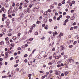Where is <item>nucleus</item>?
<instances>
[{
	"label": "nucleus",
	"instance_id": "24",
	"mask_svg": "<svg viewBox=\"0 0 79 79\" xmlns=\"http://www.w3.org/2000/svg\"><path fill=\"white\" fill-rule=\"evenodd\" d=\"M13 39V40H16V39H17L16 37H13L12 38Z\"/></svg>",
	"mask_w": 79,
	"mask_h": 79
},
{
	"label": "nucleus",
	"instance_id": "30",
	"mask_svg": "<svg viewBox=\"0 0 79 79\" xmlns=\"http://www.w3.org/2000/svg\"><path fill=\"white\" fill-rule=\"evenodd\" d=\"M7 76H2V78H5V77H7Z\"/></svg>",
	"mask_w": 79,
	"mask_h": 79
},
{
	"label": "nucleus",
	"instance_id": "54",
	"mask_svg": "<svg viewBox=\"0 0 79 79\" xmlns=\"http://www.w3.org/2000/svg\"><path fill=\"white\" fill-rule=\"evenodd\" d=\"M62 4H64V3H65V2H64V1H63L62 2Z\"/></svg>",
	"mask_w": 79,
	"mask_h": 79
},
{
	"label": "nucleus",
	"instance_id": "62",
	"mask_svg": "<svg viewBox=\"0 0 79 79\" xmlns=\"http://www.w3.org/2000/svg\"><path fill=\"white\" fill-rule=\"evenodd\" d=\"M77 43V42L76 41H75L73 43V45H75V44H76Z\"/></svg>",
	"mask_w": 79,
	"mask_h": 79
},
{
	"label": "nucleus",
	"instance_id": "63",
	"mask_svg": "<svg viewBox=\"0 0 79 79\" xmlns=\"http://www.w3.org/2000/svg\"><path fill=\"white\" fill-rule=\"evenodd\" d=\"M44 39H45V37H43L41 38V39L42 40H44Z\"/></svg>",
	"mask_w": 79,
	"mask_h": 79
},
{
	"label": "nucleus",
	"instance_id": "56",
	"mask_svg": "<svg viewBox=\"0 0 79 79\" xmlns=\"http://www.w3.org/2000/svg\"><path fill=\"white\" fill-rule=\"evenodd\" d=\"M69 5H70V6H72V5H73V4L71 3H70Z\"/></svg>",
	"mask_w": 79,
	"mask_h": 79
},
{
	"label": "nucleus",
	"instance_id": "51",
	"mask_svg": "<svg viewBox=\"0 0 79 79\" xmlns=\"http://www.w3.org/2000/svg\"><path fill=\"white\" fill-rule=\"evenodd\" d=\"M16 71H19V68H17L16 69Z\"/></svg>",
	"mask_w": 79,
	"mask_h": 79
},
{
	"label": "nucleus",
	"instance_id": "32",
	"mask_svg": "<svg viewBox=\"0 0 79 79\" xmlns=\"http://www.w3.org/2000/svg\"><path fill=\"white\" fill-rule=\"evenodd\" d=\"M8 16L9 18H12V16L11 15H8Z\"/></svg>",
	"mask_w": 79,
	"mask_h": 79
},
{
	"label": "nucleus",
	"instance_id": "25",
	"mask_svg": "<svg viewBox=\"0 0 79 79\" xmlns=\"http://www.w3.org/2000/svg\"><path fill=\"white\" fill-rule=\"evenodd\" d=\"M68 21H69V20L68 19H66L65 21L64 22H65V23H68Z\"/></svg>",
	"mask_w": 79,
	"mask_h": 79
},
{
	"label": "nucleus",
	"instance_id": "18",
	"mask_svg": "<svg viewBox=\"0 0 79 79\" xmlns=\"http://www.w3.org/2000/svg\"><path fill=\"white\" fill-rule=\"evenodd\" d=\"M47 19H45L44 20V23H47Z\"/></svg>",
	"mask_w": 79,
	"mask_h": 79
},
{
	"label": "nucleus",
	"instance_id": "49",
	"mask_svg": "<svg viewBox=\"0 0 79 79\" xmlns=\"http://www.w3.org/2000/svg\"><path fill=\"white\" fill-rule=\"evenodd\" d=\"M25 1L27 3H29V0H25Z\"/></svg>",
	"mask_w": 79,
	"mask_h": 79
},
{
	"label": "nucleus",
	"instance_id": "44",
	"mask_svg": "<svg viewBox=\"0 0 79 79\" xmlns=\"http://www.w3.org/2000/svg\"><path fill=\"white\" fill-rule=\"evenodd\" d=\"M57 66L58 68H60V67H61V65L60 64H58L57 65Z\"/></svg>",
	"mask_w": 79,
	"mask_h": 79
},
{
	"label": "nucleus",
	"instance_id": "8",
	"mask_svg": "<svg viewBox=\"0 0 79 79\" xmlns=\"http://www.w3.org/2000/svg\"><path fill=\"white\" fill-rule=\"evenodd\" d=\"M53 7H54V5H52L50 6V8L52 9V8H53Z\"/></svg>",
	"mask_w": 79,
	"mask_h": 79
},
{
	"label": "nucleus",
	"instance_id": "13",
	"mask_svg": "<svg viewBox=\"0 0 79 79\" xmlns=\"http://www.w3.org/2000/svg\"><path fill=\"white\" fill-rule=\"evenodd\" d=\"M52 64H53V62H50L48 63V64L50 65H52Z\"/></svg>",
	"mask_w": 79,
	"mask_h": 79
},
{
	"label": "nucleus",
	"instance_id": "40",
	"mask_svg": "<svg viewBox=\"0 0 79 79\" xmlns=\"http://www.w3.org/2000/svg\"><path fill=\"white\" fill-rule=\"evenodd\" d=\"M72 4H75V1H73L72 2Z\"/></svg>",
	"mask_w": 79,
	"mask_h": 79
},
{
	"label": "nucleus",
	"instance_id": "11",
	"mask_svg": "<svg viewBox=\"0 0 79 79\" xmlns=\"http://www.w3.org/2000/svg\"><path fill=\"white\" fill-rule=\"evenodd\" d=\"M23 12L24 13H25V14H26V13H27V11L26 10H24Z\"/></svg>",
	"mask_w": 79,
	"mask_h": 79
},
{
	"label": "nucleus",
	"instance_id": "22",
	"mask_svg": "<svg viewBox=\"0 0 79 79\" xmlns=\"http://www.w3.org/2000/svg\"><path fill=\"white\" fill-rule=\"evenodd\" d=\"M12 74H15V73H16V72L15 71H12Z\"/></svg>",
	"mask_w": 79,
	"mask_h": 79
},
{
	"label": "nucleus",
	"instance_id": "21",
	"mask_svg": "<svg viewBox=\"0 0 79 79\" xmlns=\"http://www.w3.org/2000/svg\"><path fill=\"white\" fill-rule=\"evenodd\" d=\"M5 40H6V41H8V40H9V38H8V37H7L5 38Z\"/></svg>",
	"mask_w": 79,
	"mask_h": 79
},
{
	"label": "nucleus",
	"instance_id": "35",
	"mask_svg": "<svg viewBox=\"0 0 79 79\" xmlns=\"http://www.w3.org/2000/svg\"><path fill=\"white\" fill-rule=\"evenodd\" d=\"M52 0H47V2H51V1Z\"/></svg>",
	"mask_w": 79,
	"mask_h": 79
},
{
	"label": "nucleus",
	"instance_id": "7",
	"mask_svg": "<svg viewBox=\"0 0 79 79\" xmlns=\"http://www.w3.org/2000/svg\"><path fill=\"white\" fill-rule=\"evenodd\" d=\"M28 65H29V66L32 65V62L31 61L30 62H28Z\"/></svg>",
	"mask_w": 79,
	"mask_h": 79
},
{
	"label": "nucleus",
	"instance_id": "6",
	"mask_svg": "<svg viewBox=\"0 0 79 79\" xmlns=\"http://www.w3.org/2000/svg\"><path fill=\"white\" fill-rule=\"evenodd\" d=\"M4 44H5V43L3 41H1L0 42V45H3Z\"/></svg>",
	"mask_w": 79,
	"mask_h": 79
},
{
	"label": "nucleus",
	"instance_id": "53",
	"mask_svg": "<svg viewBox=\"0 0 79 79\" xmlns=\"http://www.w3.org/2000/svg\"><path fill=\"white\" fill-rule=\"evenodd\" d=\"M49 21L50 22H52V19H50L49 20Z\"/></svg>",
	"mask_w": 79,
	"mask_h": 79
},
{
	"label": "nucleus",
	"instance_id": "41",
	"mask_svg": "<svg viewBox=\"0 0 79 79\" xmlns=\"http://www.w3.org/2000/svg\"><path fill=\"white\" fill-rule=\"evenodd\" d=\"M55 50V48H53L52 49V51H54Z\"/></svg>",
	"mask_w": 79,
	"mask_h": 79
},
{
	"label": "nucleus",
	"instance_id": "1",
	"mask_svg": "<svg viewBox=\"0 0 79 79\" xmlns=\"http://www.w3.org/2000/svg\"><path fill=\"white\" fill-rule=\"evenodd\" d=\"M68 61H69V62L71 63L72 61H74V60L71 59L70 58H69V59H68Z\"/></svg>",
	"mask_w": 79,
	"mask_h": 79
},
{
	"label": "nucleus",
	"instance_id": "47",
	"mask_svg": "<svg viewBox=\"0 0 79 79\" xmlns=\"http://www.w3.org/2000/svg\"><path fill=\"white\" fill-rule=\"evenodd\" d=\"M74 10H71V13H74Z\"/></svg>",
	"mask_w": 79,
	"mask_h": 79
},
{
	"label": "nucleus",
	"instance_id": "48",
	"mask_svg": "<svg viewBox=\"0 0 79 79\" xmlns=\"http://www.w3.org/2000/svg\"><path fill=\"white\" fill-rule=\"evenodd\" d=\"M24 61L25 63H27V59H25L24 60Z\"/></svg>",
	"mask_w": 79,
	"mask_h": 79
},
{
	"label": "nucleus",
	"instance_id": "20",
	"mask_svg": "<svg viewBox=\"0 0 79 79\" xmlns=\"http://www.w3.org/2000/svg\"><path fill=\"white\" fill-rule=\"evenodd\" d=\"M6 44L7 45H9L10 44V42L9 41H6Z\"/></svg>",
	"mask_w": 79,
	"mask_h": 79
},
{
	"label": "nucleus",
	"instance_id": "26",
	"mask_svg": "<svg viewBox=\"0 0 79 79\" xmlns=\"http://www.w3.org/2000/svg\"><path fill=\"white\" fill-rule=\"evenodd\" d=\"M31 76H32V74H29L28 75V77H31Z\"/></svg>",
	"mask_w": 79,
	"mask_h": 79
},
{
	"label": "nucleus",
	"instance_id": "45",
	"mask_svg": "<svg viewBox=\"0 0 79 79\" xmlns=\"http://www.w3.org/2000/svg\"><path fill=\"white\" fill-rule=\"evenodd\" d=\"M24 57H27V54H25V55H24Z\"/></svg>",
	"mask_w": 79,
	"mask_h": 79
},
{
	"label": "nucleus",
	"instance_id": "9",
	"mask_svg": "<svg viewBox=\"0 0 79 79\" xmlns=\"http://www.w3.org/2000/svg\"><path fill=\"white\" fill-rule=\"evenodd\" d=\"M27 12H28V13H30L31 12V10H30V8H27Z\"/></svg>",
	"mask_w": 79,
	"mask_h": 79
},
{
	"label": "nucleus",
	"instance_id": "3",
	"mask_svg": "<svg viewBox=\"0 0 79 79\" xmlns=\"http://www.w3.org/2000/svg\"><path fill=\"white\" fill-rule=\"evenodd\" d=\"M20 16L22 18H24V13H22L21 14H20Z\"/></svg>",
	"mask_w": 79,
	"mask_h": 79
},
{
	"label": "nucleus",
	"instance_id": "39",
	"mask_svg": "<svg viewBox=\"0 0 79 79\" xmlns=\"http://www.w3.org/2000/svg\"><path fill=\"white\" fill-rule=\"evenodd\" d=\"M13 59H14V58H13V57H11V58H10V60L11 61V60H13Z\"/></svg>",
	"mask_w": 79,
	"mask_h": 79
},
{
	"label": "nucleus",
	"instance_id": "27",
	"mask_svg": "<svg viewBox=\"0 0 79 79\" xmlns=\"http://www.w3.org/2000/svg\"><path fill=\"white\" fill-rule=\"evenodd\" d=\"M68 74V72L67 71H66L64 73V74L65 76H66V75H67Z\"/></svg>",
	"mask_w": 79,
	"mask_h": 79
},
{
	"label": "nucleus",
	"instance_id": "17",
	"mask_svg": "<svg viewBox=\"0 0 79 79\" xmlns=\"http://www.w3.org/2000/svg\"><path fill=\"white\" fill-rule=\"evenodd\" d=\"M6 23L7 25H9V24H10V22H9L7 21H6Z\"/></svg>",
	"mask_w": 79,
	"mask_h": 79
},
{
	"label": "nucleus",
	"instance_id": "58",
	"mask_svg": "<svg viewBox=\"0 0 79 79\" xmlns=\"http://www.w3.org/2000/svg\"><path fill=\"white\" fill-rule=\"evenodd\" d=\"M12 16H15V13L12 14Z\"/></svg>",
	"mask_w": 79,
	"mask_h": 79
},
{
	"label": "nucleus",
	"instance_id": "59",
	"mask_svg": "<svg viewBox=\"0 0 79 79\" xmlns=\"http://www.w3.org/2000/svg\"><path fill=\"white\" fill-rule=\"evenodd\" d=\"M62 4H61V3H59L58 4V6H60L62 5Z\"/></svg>",
	"mask_w": 79,
	"mask_h": 79
},
{
	"label": "nucleus",
	"instance_id": "46",
	"mask_svg": "<svg viewBox=\"0 0 79 79\" xmlns=\"http://www.w3.org/2000/svg\"><path fill=\"white\" fill-rule=\"evenodd\" d=\"M29 6L31 8L32 7V5L31 4H30L29 5Z\"/></svg>",
	"mask_w": 79,
	"mask_h": 79
},
{
	"label": "nucleus",
	"instance_id": "4",
	"mask_svg": "<svg viewBox=\"0 0 79 79\" xmlns=\"http://www.w3.org/2000/svg\"><path fill=\"white\" fill-rule=\"evenodd\" d=\"M6 29H2V33H4V32H6Z\"/></svg>",
	"mask_w": 79,
	"mask_h": 79
},
{
	"label": "nucleus",
	"instance_id": "19",
	"mask_svg": "<svg viewBox=\"0 0 79 79\" xmlns=\"http://www.w3.org/2000/svg\"><path fill=\"white\" fill-rule=\"evenodd\" d=\"M35 35H38V32L37 31H36L35 33Z\"/></svg>",
	"mask_w": 79,
	"mask_h": 79
},
{
	"label": "nucleus",
	"instance_id": "55",
	"mask_svg": "<svg viewBox=\"0 0 79 79\" xmlns=\"http://www.w3.org/2000/svg\"><path fill=\"white\" fill-rule=\"evenodd\" d=\"M19 60H16V63H18V62H19Z\"/></svg>",
	"mask_w": 79,
	"mask_h": 79
},
{
	"label": "nucleus",
	"instance_id": "61",
	"mask_svg": "<svg viewBox=\"0 0 79 79\" xmlns=\"http://www.w3.org/2000/svg\"><path fill=\"white\" fill-rule=\"evenodd\" d=\"M42 27H44L45 26V24H44L42 25Z\"/></svg>",
	"mask_w": 79,
	"mask_h": 79
},
{
	"label": "nucleus",
	"instance_id": "57",
	"mask_svg": "<svg viewBox=\"0 0 79 79\" xmlns=\"http://www.w3.org/2000/svg\"><path fill=\"white\" fill-rule=\"evenodd\" d=\"M5 16H6V15H5V14H3L2 15L3 17H5Z\"/></svg>",
	"mask_w": 79,
	"mask_h": 79
},
{
	"label": "nucleus",
	"instance_id": "2",
	"mask_svg": "<svg viewBox=\"0 0 79 79\" xmlns=\"http://www.w3.org/2000/svg\"><path fill=\"white\" fill-rule=\"evenodd\" d=\"M23 24L24 28H26V27L27 26V23H23Z\"/></svg>",
	"mask_w": 79,
	"mask_h": 79
},
{
	"label": "nucleus",
	"instance_id": "15",
	"mask_svg": "<svg viewBox=\"0 0 79 79\" xmlns=\"http://www.w3.org/2000/svg\"><path fill=\"white\" fill-rule=\"evenodd\" d=\"M73 28L74 29H77V28H78V27H77V26H75L73 27Z\"/></svg>",
	"mask_w": 79,
	"mask_h": 79
},
{
	"label": "nucleus",
	"instance_id": "43",
	"mask_svg": "<svg viewBox=\"0 0 79 79\" xmlns=\"http://www.w3.org/2000/svg\"><path fill=\"white\" fill-rule=\"evenodd\" d=\"M40 73H44V71H40Z\"/></svg>",
	"mask_w": 79,
	"mask_h": 79
},
{
	"label": "nucleus",
	"instance_id": "23",
	"mask_svg": "<svg viewBox=\"0 0 79 79\" xmlns=\"http://www.w3.org/2000/svg\"><path fill=\"white\" fill-rule=\"evenodd\" d=\"M44 15H46V16H47L48 15H48L47 13L44 12Z\"/></svg>",
	"mask_w": 79,
	"mask_h": 79
},
{
	"label": "nucleus",
	"instance_id": "36",
	"mask_svg": "<svg viewBox=\"0 0 79 79\" xmlns=\"http://www.w3.org/2000/svg\"><path fill=\"white\" fill-rule=\"evenodd\" d=\"M29 40H30V41H32V40H33V38H31L29 39Z\"/></svg>",
	"mask_w": 79,
	"mask_h": 79
},
{
	"label": "nucleus",
	"instance_id": "14",
	"mask_svg": "<svg viewBox=\"0 0 79 79\" xmlns=\"http://www.w3.org/2000/svg\"><path fill=\"white\" fill-rule=\"evenodd\" d=\"M74 16H73L71 18V20H74Z\"/></svg>",
	"mask_w": 79,
	"mask_h": 79
},
{
	"label": "nucleus",
	"instance_id": "10",
	"mask_svg": "<svg viewBox=\"0 0 79 79\" xmlns=\"http://www.w3.org/2000/svg\"><path fill=\"white\" fill-rule=\"evenodd\" d=\"M27 5H28L27 3H25L24 4V7H27Z\"/></svg>",
	"mask_w": 79,
	"mask_h": 79
},
{
	"label": "nucleus",
	"instance_id": "29",
	"mask_svg": "<svg viewBox=\"0 0 79 79\" xmlns=\"http://www.w3.org/2000/svg\"><path fill=\"white\" fill-rule=\"evenodd\" d=\"M69 48H72L73 47V45H70L69 46Z\"/></svg>",
	"mask_w": 79,
	"mask_h": 79
},
{
	"label": "nucleus",
	"instance_id": "31",
	"mask_svg": "<svg viewBox=\"0 0 79 79\" xmlns=\"http://www.w3.org/2000/svg\"><path fill=\"white\" fill-rule=\"evenodd\" d=\"M42 19V16H40L39 18V19L40 20Z\"/></svg>",
	"mask_w": 79,
	"mask_h": 79
},
{
	"label": "nucleus",
	"instance_id": "42",
	"mask_svg": "<svg viewBox=\"0 0 79 79\" xmlns=\"http://www.w3.org/2000/svg\"><path fill=\"white\" fill-rule=\"evenodd\" d=\"M20 35H21V33H19L18 34V36L19 37V36H20Z\"/></svg>",
	"mask_w": 79,
	"mask_h": 79
},
{
	"label": "nucleus",
	"instance_id": "37",
	"mask_svg": "<svg viewBox=\"0 0 79 79\" xmlns=\"http://www.w3.org/2000/svg\"><path fill=\"white\" fill-rule=\"evenodd\" d=\"M21 48H20V47H19L17 48L18 50H21Z\"/></svg>",
	"mask_w": 79,
	"mask_h": 79
},
{
	"label": "nucleus",
	"instance_id": "64",
	"mask_svg": "<svg viewBox=\"0 0 79 79\" xmlns=\"http://www.w3.org/2000/svg\"><path fill=\"white\" fill-rule=\"evenodd\" d=\"M22 8V6H20L19 7V10H21V9Z\"/></svg>",
	"mask_w": 79,
	"mask_h": 79
},
{
	"label": "nucleus",
	"instance_id": "50",
	"mask_svg": "<svg viewBox=\"0 0 79 79\" xmlns=\"http://www.w3.org/2000/svg\"><path fill=\"white\" fill-rule=\"evenodd\" d=\"M44 28H45V29H48V27L47 26H45L44 27Z\"/></svg>",
	"mask_w": 79,
	"mask_h": 79
},
{
	"label": "nucleus",
	"instance_id": "5",
	"mask_svg": "<svg viewBox=\"0 0 79 79\" xmlns=\"http://www.w3.org/2000/svg\"><path fill=\"white\" fill-rule=\"evenodd\" d=\"M8 52H6L5 53V56H6L7 58V57H8Z\"/></svg>",
	"mask_w": 79,
	"mask_h": 79
},
{
	"label": "nucleus",
	"instance_id": "52",
	"mask_svg": "<svg viewBox=\"0 0 79 79\" xmlns=\"http://www.w3.org/2000/svg\"><path fill=\"white\" fill-rule=\"evenodd\" d=\"M57 28H58V27H57V26H56L55 27L54 29H56Z\"/></svg>",
	"mask_w": 79,
	"mask_h": 79
},
{
	"label": "nucleus",
	"instance_id": "33",
	"mask_svg": "<svg viewBox=\"0 0 79 79\" xmlns=\"http://www.w3.org/2000/svg\"><path fill=\"white\" fill-rule=\"evenodd\" d=\"M10 45L12 46V47H14V44H10Z\"/></svg>",
	"mask_w": 79,
	"mask_h": 79
},
{
	"label": "nucleus",
	"instance_id": "38",
	"mask_svg": "<svg viewBox=\"0 0 79 79\" xmlns=\"http://www.w3.org/2000/svg\"><path fill=\"white\" fill-rule=\"evenodd\" d=\"M4 10H5V8H4V7H2V8L1 10L4 11Z\"/></svg>",
	"mask_w": 79,
	"mask_h": 79
},
{
	"label": "nucleus",
	"instance_id": "16",
	"mask_svg": "<svg viewBox=\"0 0 79 79\" xmlns=\"http://www.w3.org/2000/svg\"><path fill=\"white\" fill-rule=\"evenodd\" d=\"M55 74H56V75H59V73H58V71L55 72Z\"/></svg>",
	"mask_w": 79,
	"mask_h": 79
},
{
	"label": "nucleus",
	"instance_id": "34",
	"mask_svg": "<svg viewBox=\"0 0 79 79\" xmlns=\"http://www.w3.org/2000/svg\"><path fill=\"white\" fill-rule=\"evenodd\" d=\"M66 18H67V19H69L70 18V16L68 15L67 16Z\"/></svg>",
	"mask_w": 79,
	"mask_h": 79
},
{
	"label": "nucleus",
	"instance_id": "60",
	"mask_svg": "<svg viewBox=\"0 0 79 79\" xmlns=\"http://www.w3.org/2000/svg\"><path fill=\"white\" fill-rule=\"evenodd\" d=\"M27 46H28V45H27V44H25V47H27Z\"/></svg>",
	"mask_w": 79,
	"mask_h": 79
},
{
	"label": "nucleus",
	"instance_id": "28",
	"mask_svg": "<svg viewBox=\"0 0 79 79\" xmlns=\"http://www.w3.org/2000/svg\"><path fill=\"white\" fill-rule=\"evenodd\" d=\"M74 29V28L73 27H71L70 28V29L71 31H73Z\"/></svg>",
	"mask_w": 79,
	"mask_h": 79
},
{
	"label": "nucleus",
	"instance_id": "12",
	"mask_svg": "<svg viewBox=\"0 0 79 79\" xmlns=\"http://www.w3.org/2000/svg\"><path fill=\"white\" fill-rule=\"evenodd\" d=\"M60 48H61V50H64V48L63 47L61 46Z\"/></svg>",
	"mask_w": 79,
	"mask_h": 79
}]
</instances>
